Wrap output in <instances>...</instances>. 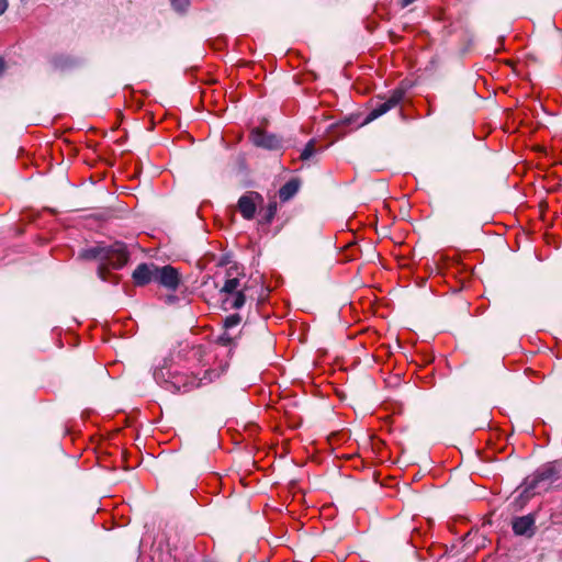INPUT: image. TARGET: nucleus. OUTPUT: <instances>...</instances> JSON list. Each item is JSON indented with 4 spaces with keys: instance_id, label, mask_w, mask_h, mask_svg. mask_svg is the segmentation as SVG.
<instances>
[{
    "instance_id": "1",
    "label": "nucleus",
    "mask_w": 562,
    "mask_h": 562,
    "mask_svg": "<svg viewBox=\"0 0 562 562\" xmlns=\"http://www.w3.org/2000/svg\"><path fill=\"white\" fill-rule=\"evenodd\" d=\"M560 486H562V462H548L524 480L519 496L526 502L535 495Z\"/></svg>"
},
{
    "instance_id": "13",
    "label": "nucleus",
    "mask_w": 562,
    "mask_h": 562,
    "mask_svg": "<svg viewBox=\"0 0 562 562\" xmlns=\"http://www.w3.org/2000/svg\"><path fill=\"white\" fill-rule=\"evenodd\" d=\"M315 154V140L311 139L301 153L302 160H308Z\"/></svg>"
},
{
    "instance_id": "10",
    "label": "nucleus",
    "mask_w": 562,
    "mask_h": 562,
    "mask_svg": "<svg viewBox=\"0 0 562 562\" xmlns=\"http://www.w3.org/2000/svg\"><path fill=\"white\" fill-rule=\"evenodd\" d=\"M513 530L518 536L531 537L535 530V518L532 515L517 517L513 521Z\"/></svg>"
},
{
    "instance_id": "16",
    "label": "nucleus",
    "mask_w": 562,
    "mask_h": 562,
    "mask_svg": "<svg viewBox=\"0 0 562 562\" xmlns=\"http://www.w3.org/2000/svg\"><path fill=\"white\" fill-rule=\"evenodd\" d=\"M8 9V0H0V15Z\"/></svg>"
},
{
    "instance_id": "2",
    "label": "nucleus",
    "mask_w": 562,
    "mask_h": 562,
    "mask_svg": "<svg viewBox=\"0 0 562 562\" xmlns=\"http://www.w3.org/2000/svg\"><path fill=\"white\" fill-rule=\"evenodd\" d=\"M80 256L85 259L98 260L100 262L98 274L103 281H108L104 273L105 269H121L128 260L126 246L121 241L110 245L98 244L82 250Z\"/></svg>"
},
{
    "instance_id": "11",
    "label": "nucleus",
    "mask_w": 562,
    "mask_h": 562,
    "mask_svg": "<svg viewBox=\"0 0 562 562\" xmlns=\"http://www.w3.org/2000/svg\"><path fill=\"white\" fill-rule=\"evenodd\" d=\"M299 191V182L294 179L284 183L279 190V198L285 202L292 199Z\"/></svg>"
},
{
    "instance_id": "8",
    "label": "nucleus",
    "mask_w": 562,
    "mask_h": 562,
    "mask_svg": "<svg viewBox=\"0 0 562 562\" xmlns=\"http://www.w3.org/2000/svg\"><path fill=\"white\" fill-rule=\"evenodd\" d=\"M157 265L140 263L133 271V280L136 285L143 286L156 281Z\"/></svg>"
},
{
    "instance_id": "18",
    "label": "nucleus",
    "mask_w": 562,
    "mask_h": 562,
    "mask_svg": "<svg viewBox=\"0 0 562 562\" xmlns=\"http://www.w3.org/2000/svg\"><path fill=\"white\" fill-rule=\"evenodd\" d=\"M4 70V61L3 59L0 58V75L3 72Z\"/></svg>"
},
{
    "instance_id": "7",
    "label": "nucleus",
    "mask_w": 562,
    "mask_h": 562,
    "mask_svg": "<svg viewBox=\"0 0 562 562\" xmlns=\"http://www.w3.org/2000/svg\"><path fill=\"white\" fill-rule=\"evenodd\" d=\"M251 142L255 146L269 150L281 148V140L274 134L266 133L260 128H254L250 134Z\"/></svg>"
},
{
    "instance_id": "3",
    "label": "nucleus",
    "mask_w": 562,
    "mask_h": 562,
    "mask_svg": "<svg viewBox=\"0 0 562 562\" xmlns=\"http://www.w3.org/2000/svg\"><path fill=\"white\" fill-rule=\"evenodd\" d=\"M222 306L225 311L244 306L246 297L238 278H227L220 289Z\"/></svg>"
},
{
    "instance_id": "9",
    "label": "nucleus",
    "mask_w": 562,
    "mask_h": 562,
    "mask_svg": "<svg viewBox=\"0 0 562 562\" xmlns=\"http://www.w3.org/2000/svg\"><path fill=\"white\" fill-rule=\"evenodd\" d=\"M258 198L259 194L255 192H248L239 198L238 210L244 218L251 220L255 216L257 210L256 199Z\"/></svg>"
},
{
    "instance_id": "17",
    "label": "nucleus",
    "mask_w": 562,
    "mask_h": 562,
    "mask_svg": "<svg viewBox=\"0 0 562 562\" xmlns=\"http://www.w3.org/2000/svg\"><path fill=\"white\" fill-rule=\"evenodd\" d=\"M416 0H402L401 1V7L402 8H406L408 7L409 4H412L413 2H415Z\"/></svg>"
},
{
    "instance_id": "19",
    "label": "nucleus",
    "mask_w": 562,
    "mask_h": 562,
    "mask_svg": "<svg viewBox=\"0 0 562 562\" xmlns=\"http://www.w3.org/2000/svg\"><path fill=\"white\" fill-rule=\"evenodd\" d=\"M22 2H25L26 0H21Z\"/></svg>"
},
{
    "instance_id": "12",
    "label": "nucleus",
    "mask_w": 562,
    "mask_h": 562,
    "mask_svg": "<svg viewBox=\"0 0 562 562\" xmlns=\"http://www.w3.org/2000/svg\"><path fill=\"white\" fill-rule=\"evenodd\" d=\"M241 323V316L237 313L228 315L224 319V327L225 329H232L236 326H238Z\"/></svg>"
},
{
    "instance_id": "5",
    "label": "nucleus",
    "mask_w": 562,
    "mask_h": 562,
    "mask_svg": "<svg viewBox=\"0 0 562 562\" xmlns=\"http://www.w3.org/2000/svg\"><path fill=\"white\" fill-rule=\"evenodd\" d=\"M159 285L170 291H176L180 283L179 271L170 265L157 266L156 281Z\"/></svg>"
},
{
    "instance_id": "4",
    "label": "nucleus",
    "mask_w": 562,
    "mask_h": 562,
    "mask_svg": "<svg viewBox=\"0 0 562 562\" xmlns=\"http://www.w3.org/2000/svg\"><path fill=\"white\" fill-rule=\"evenodd\" d=\"M404 91L402 89H395L392 91L391 95L382 101L379 102L367 115L366 123H370L381 115L385 114L393 108H395L400 102L404 99Z\"/></svg>"
},
{
    "instance_id": "15",
    "label": "nucleus",
    "mask_w": 562,
    "mask_h": 562,
    "mask_svg": "<svg viewBox=\"0 0 562 562\" xmlns=\"http://www.w3.org/2000/svg\"><path fill=\"white\" fill-rule=\"evenodd\" d=\"M276 213H277V203L276 202L269 203L267 213L265 216L266 222L270 223L272 221V218L274 217Z\"/></svg>"
},
{
    "instance_id": "6",
    "label": "nucleus",
    "mask_w": 562,
    "mask_h": 562,
    "mask_svg": "<svg viewBox=\"0 0 562 562\" xmlns=\"http://www.w3.org/2000/svg\"><path fill=\"white\" fill-rule=\"evenodd\" d=\"M207 371L205 372L203 378H196L194 375L187 374H178L172 376V381L170 382V384L178 392H190L191 390L203 385L204 380H206L207 382L212 381L211 378H207Z\"/></svg>"
},
{
    "instance_id": "14",
    "label": "nucleus",
    "mask_w": 562,
    "mask_h": 562,
    "mask_svg": "<svg viewBox=\"0 0 562 562\" xmlns=\"http://www.w3.org/2000/svg\"><path fill=\"white\" fill-rule=\"evenodd\" d=\"M172 8L178 12H184L189 4L190 0H170Z\"/></svg>"
}]
</instances>
